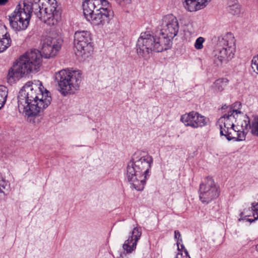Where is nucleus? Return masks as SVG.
Listing matches in <instances>:
<instances>
[{
    "label": "nucleus",
    "mask_w": 258,
    "mask_h": 258,
    "mask_svg": "<svg viewBox=\"0 0 258 258\" xmlns=\"http://www.w3.org/2000/svg\"><path fill=\"white\" fill-rule=\"evenodd\" d=\"M178 22L172 14L167 15L162 19V29L155 36L149 32L141 33L137 44L138 55L147 59L153 51L162 52L171 47V39L177 35Z\"/></svg>",
    "instance_id": "obj_1"
},
{
    "label": "nucleus",
    "mask_w": 258,
    "mask_h": 258,
    "mask_svg": "<svg viewBox=\"0 0 258 258\" xmlns=\"http://www.w3.org/2000/svg\"><path fill=\"white\" fill-rule=\"evenodd\" d=\"M51 101L50 92L40 82L37 81V84L28 82L19 92L18 109L20 112L28 116H34L47 107Z\"/></svg>",
    "instance_id": "obj_2"
},
{
    "label": "nucleus",
    "mask_w": 258,
    "mask_h": 258,
    "mask_svg": "<svg viewBox=\"0 0 258 258\" xmlns=\"http://www.w3.org/2000/svg\"><path fill=\"white\" fill-rule=\"evenodd\" d=\"M153 163L152 157L148 155L141 156L135 153L126 168V177L128 182L137 190H142L146 183L148 173Z\"/></svg>",
    "instance_id": "obj_3"
},
{
    "label": "nucleus",
    "mask_w": 258,
    "mask_h": 258,
    "mask_svg": "<svg viewBox=\"0 0 258 258\" xmlns=\"http://www.w3.org/2000/svg\"><path fill=\"white\" fill-rule=\"evenodd\" d=\"M41 52L37 49L28 51L21 55L8 74L10 81H15L23 75L33 71H38L42 64Z\"/></svg>",
    "instance_id": "obj_4"
},
{
    "label": "nucleus",
    "mask_w": 258,
    "mask_h": 258,
    "mask_svg": "<svg viewBox=\"0 0 258 258\" xmlns=\"http://www.w3.org/2000/svg\"><path fill=\"white\" fill-rule=\"evenodd\" d=\"M241 104L236 102L231 106H223L221 108L223 115L218 121L220 128L221 136H224L228 140H235L240 141L245 140V134L240 130H236L234 128L235 122V112L236 111V107H240Z\"/></svg>",
    "instance_id": "obj_5"
},
{
    "label": "nucleus",
    "mask_w": 258,
    "mask_h": 258,
    "mask_svg": "<svg viewBox=\"0 0 258 258\" xmlns=\"http://www.w3.org/2000/svg\"><path fill=\"white\" fill-rule=\"evenodd\" d=\"M80 71L62 70L55 74L58 90L63 96L74 94L80 87L82 81Z\"/></svg>",
    "instance_id": "obj_6"
},
{
    "label": "nucleus",
    "mask_w": 258,
    "mask_h": 258,
    "mask_svg": "<svg viewBox=\"0 0 258 258\" xmlns=\"http://www.w3.org/2000/svg\"><path fill=\"white\" fill-rule=\"evenodd\" d=\"M32 13L31 5L26 1H21L14 11L9 16L11 28L16 32L25 30L29 25Z\"/></svg>",
    "instance_id": "obj_7"
},
{
    "label": "nucleus",
    "mask_w": 258,
    "mask_h": 258,
    "mask_svg": "<svg viewBox=\"0 0 258 258\" xmlns=\"http://www.w3.org/2000/svg\"><path fill=\"white\" fill-rule=\"evenodd\" d=\"M219 40L222 47L214 51L213 58L214 63L217 67L231 60L234 57L236 51L235 40L231 33H226Z\"/></svg>",
    "instance_id": "obj_8"
},
{
    "label": "nucleus",
    "mask_w": 258,
    "mask_h": 258,
    "mask_svg": "<svg viewBox=\"0 0 258 258\" xmlns=\"http://www.w3.org/2000/svg\"><path fill=\"white\" fill-rule=\"evenodd\" d=\"M56 8V0H46L41 6H38V11H37L36 9L34 14L44 23L49 26H54L57 24L60 19V15Z\"/></svg>",
    "instance_id": "obj_9"
},
{
    "label": "nucleus",
    "mask_w": 258,
    "mask_h": 258,
    "mask_svg": "<svg viewBox=\"0 0 258 258\" xmlns=\"http://www.w3.org/2000/svg\"><path fill=\"white\" fill-rule=\"evenodd\" d=\"M74 45L77 50V55L88 57L93 50L90 32L86 31L76 32L74 35Z\"/></svg>",
    "instance_id": "obj_10"
},
{
    "label": "nucleus",
    "mask_w": 258,
    "mask_h": 258,
    "mask_svg": "<svg viewBox=\"0 0 258 258\" xmlns=\"http://www.w3.org/2000/svg\"><path fill=\"white\" fill-rule=\"evenodd\" d=\"M219 194V188L212 178L208 177L200 184L199 198L203 203H209L218 198Z\"/></svg>",
    "instance_id": "obj_11"
},
{
    "label": "nucleus",
    "mask_w": 258,
    "mask_h": 258,
    "mask_svg": "<svg viewBox=\"0 0 258 258\" xmlns=\"http://www.w3.org/2000/svg\"><path fill=\"white\" fill-rule=\"evenodd\" d=\"M114 16V13L108 3L107 6L101 7L100 9H97L96 12L92 15V18L88 19L93 25L103 26L108 24Z\"/></svg>",
    "instance_id": "obj_12"
},
{
    "label": "nucleus",
    "mask_w": 258,
    "mask_h": 258,
    "mask_svg": "<svg viewBox=\"0 0 258 258\" xmlns=\"http://www.w3.org/2000/svg\"><path fill=\"white\" fill-rule=\"evenodd\" d=\"M180 120L186 126L197 128L206 125L208 119L199 112L192 111L181 115Z\"/></svg>",
    "instance_id": "obj_13"
},
{
    "label": "nucleus",
    "mask_w": 258,
    "mask_h": 258,
    "mask_svg": "<svg viewBox=\"0 0 258 258\" xmlns=\"http://www.w3.org/2000/svg\"><path fill=\"white\" fill-rule=\"evenodd\" d=\"M61 47L60 41L56 38L47 37L44 39L42 46V52L45 58H49L55 56Z\"/></svg>",
    "instance_id": "obj_14"
},
{
    "label": "nucleus",
    "mask_w": 258,
    "mask_h": 258,
    "mask_svg": "<svg viewBox=\"0 0 258 258\" xmlns=\"http://www.w3.org/2000/svg\"><path fill=\"white\" fill-rule=\"evenodd\" d=\"M108 2L106 0H84L82 7L84 15L88 20L92 18V15L96 12L97 9L101 7L107 6Z\"/></svg>",
    "instance_id": "obj_15"
},
{
    "label": "nucleus",
    "mask_w": 258,
    "mask_h": 258,
    "mask_svg": "<svg viewBox=\"0 0 258 258\" xmlns=\"http://www.w3.org/2000/svg\"><path fill=\"white\" fill-rule=\"evenodd\" d=\"M142 235V229L140 227H135L132 231V235L125 241L123 244V249L127 253H131L136 248L137 243Z\"/></svg>",
    "instance_id": "obj_16"
},
{
    "label": "nucleus",
    "mask_w": 258,
    "mask_h": 258,
    "mask_svg": "<svg viewBox=\"0 0 258 258\" xmlns=\"http://www.w3.org/2000/svg\"><path fill=\"white\" fill-rule=\"evenodd\" d=\"M236 111L235 112V123L237 126H240L241 127V131L245 132V130H247L248 127L250 128V119L249 117L244 113H242L239 109V107H236ZM245 134V133H244Z\"/></svg>",
    "instance_id": "obj_17"
},
{
    "label": "nucleus",
    "mask_w": 258,
    "mask_h": 258,
    "mask_svg": "<svg viewBox=\"0 0 258 258\" xmlns=\"http://www.w3.org/2000/svg\"><path fill=\"white\" fill-rule=\"evenodd\" d=\"M10 35L5 26H0V53L3 52L11 44Z\"/></svg>",
    "instance_id": "obj_18"
},
{
    "label": "nucleus",
    "mask_w": 258,
    "mask_h": 258,
    "mask_svg": "<svg viewBox=\"0 0 258 258\" xmlns=\"http://www.w3.org/2000/svg\"><path fill=\"white\" fill-rule=\"evenodd\" d=\"M211 0H184L185 8L189 12H195L200 10L206 6V3Z\"/></svg>",
    "instance_id": "obj_19"
},
{
    "label": "nucleus",
    "mask_w": 258,
    "mask_h": 258,
    "mask_svg": "<svg viewBox=\"0 0 258 258\" xmlns=\"http://www.w3.org/2000/svg\"><path fill=\"white\" fill-rule=\"evenodd\" d=\"M229 80L225 78L216 80L214 83L213 88L216 92H222L228 85Z\"/></svg>",
    "instance_id": "obj_20"
},
{
    "label": "nucleus",
    "mask_w": 258,
    "mask_h": 258,
    "mask_svg": "<svg viewBox=\"0 0 258 258\" xmlns=\"http://www.w3.org/2000/svg\"><path fill=\"white\" fill-rule=\"evenodd\" d=\"M8 90L7 88L4 86H0V109L5 105L7 96H8Z\"/></svg>",
    "instance_id": "obj_21"
},
{
    "label": "nucleus",
    "mask_w": 258,
    "mask_h": 258,
    "mask_svg": "<svg viewBox=\"0 0 258 258\" xmlns=\"http://www.w3.org/2000/svg\"><path fill=\"white\" fill-rule=\"evenodd\" d=\"M251 133L252 135L258 136V117L254 118L250 126Z\"/></svg>",
    "instance_id": "obj_22"
},
{
    "label": "nucleus",
    "mask_w": 258,
    "mask_h": 258,
    "mask_svg": "<svg viewBox=\"0 0 258 258\" xmlns=\"http://www.w3.org/2000/svg\"><path fill=\"white\" fill-rule=\"evenodd\" d=\"M9 188V184L2 177H0V193H5V190Z\"/></svg>",
    "instance_id": "obj_23"
},
{
    "label": "nucleus",
    "mask_w": 258,
    "mask_h": 258,
    "mask_svg": "<svg viewBox=\"0 0 258 258\" xmlns=\"http://www.w3.org/2000/svg\"><path fill=\"white\" fill-rule=\"evenodd\" d=\"M229 8L230 13L233 15L238 14L240 12V6L236 3L233 5L229 4Z\"/></svg>",
    "instance_id": "obj_24"
},
{
    "label": "nucleus",
    "mask_w": 258,
    "mask_h": 258,
    "mask_svg": "<svg viewBox=\"0 0 258 258\" xmlns=\"http://www.w3.org/2000/svg\"><path fill=\"white\" fill-rule=\"evenodd\" d=\"M251 68L253 72L258 74V54L253 57L251 60Z\"/></svg>",
    "instance_id": "obj_25"
},
{
    "label": "nucleus",
    "mask_w": 258,
    "mask_h": 258,
    "mask_svg": "<svg viewBox=\"0 0 258 258\" xmlns=\"http://www.w3.org/2000/svg\"><path fill=\"white\" fill-rule=\"evenodd\" d=\"M205 40L203 37H199L196 41L195 47L197 49H201L203 47V43Z\"/></svg>",
    "instance_id": "obj_26"
},
{
    "label": "nucleus",
    "mask_w": 258,
    "mask_h": 258,
    "mask_svg": "<svg viewBox=\"0 0 258 258\" xmlns=\"http://www.w3.org/2000/svg\"><path fill=\"white\" fill-rule=\"evenodd\" d=\"M251 210L253 211V216L255 218H258V202L252 203Z\"/></svg>",
    "instance_id": "obj_27"
},
{
    "label": "nucleus",
    "mask_w": 258,
    "mask_h": 258,
    "mask_svg": "<svg viewBox=\"0 0 258 258\" xmlns=\"http://www.w3.org/2000/svg\"><path fill=\"white\" fill-rule=\"evenodd\" d=\"M174 237L175 239H177V244L178 246V249L179 250V244H180V242H182V239L181 237V234L179 231L175 230L174 231Z\"/></svg>",
    "instance_id": "obj_28"
},
{
    "label": "nucleus",
    "mask_w": 258,
    "mask_h": 258,
    "mask_svg": "<svg viewBox=\"0 0 258 258\" xmlns=\"http://www.w3.org/2000/svg\"><path fill=\"white\" fill-rule=\"evenodd\" d=\"M24 1H26V2H28L29 4L31 5L32 10L33 9H34L35 10L34 11H35L36 9H37V11H38V10H39L38 6L39 5H38L37 3L40 2V0H33V2L34 3V4H31V3H29L28 1H27L26 0H24Z\"/></svg>",
    "instance_id": "obj_29"
},
{
    "label": "nucleus",
    "mask_w": 258,
    "mask_h": 258,
    "mask_svg": "<svg viewBox=\"0 0 258 258\" xmlns=\"http://www.w3.org/2000/svg\"><path fill=\"white\" fill-rule=\"evenodd\" d=\"M185 255H183L182 253L178 252L175 258H190L188 254V252L186 249L184 250Z\"/></svg>",
    "instance_id": "obj_30"
},
{
    "label": "nucleus",
    "mask_w": 258,
    "mask_h": 258,
    "mask_svg": "<svg viewBox=\"0 0 258 258\" xmlns=\"http://www.w3.org/2000/svg\"><path fill=\"white\" fill-rule=\"evenodd\" d=\"M119 3L121 6H125L127 4H130L131 0H118Z\"/></svg>",
    "instance_id": "obj_31"
},
{
    "label": "nucleus",
    "mask_w": 258,
    "mask_h": 258,
    "mask_svg": "<svg viewBox=\"0 0 258 258\" xmlns=\"http://www.w3.org/2000/svg\"><path fill=\"white\" fill-rule=\"evenodd\" d=\"M9 2V0H0V6H5Z\"/></svg>",
    "instance_id": "obj_32"
},
{
    "label": "nucleus",
    "mask_w": 258,
    "mask_h": 258,
    "mask_svg": "<svg viewBox=\"0 0 258 258\" xmlns=\"http://www.w3.org/2000/svg\"><path fill=\"white\" fill-rule=\"evenodd\" d=\"M256 250L258 252V244L256 245Z\"/></svg>",
    "instance_id": "obj_33"
},
{
    "label": "nucleus",
    "mask_w": 258,
    "mask_h": 258,
    "mask_svg": "<svg viewBox=\"0 0 258 258\" xmlns=\"http://www.w3.org/2000/svg\"><path fill=\"white\" fill-rule=\"evenodd\" d=\"M181 248L184 247V246H183V245H181Z\"/></svg>",
    "instance_id": "obj_34"
}]
</instances>
